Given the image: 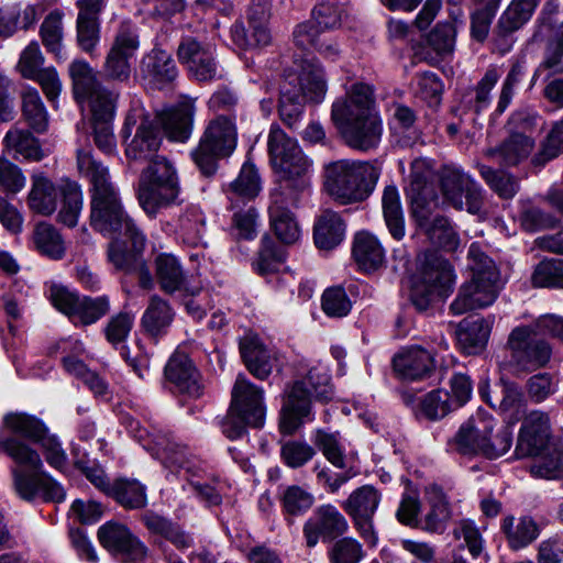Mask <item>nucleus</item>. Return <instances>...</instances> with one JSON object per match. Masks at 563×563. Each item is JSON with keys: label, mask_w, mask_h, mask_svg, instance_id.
Instances as JSON below:
<instances>
[{"label": "nucleus", "mask_w": 563, "mask_h": 563, "mask_svg": "<svg viewBox=\"0 0 563 563\" xmlns=\"http://www.w3.org/2000/svg\"><path fill=\"white\" fill-rule=\"evenodd\" d=\"M77 166L79 173L89 180L91 186V227L103 235L123 233L133 243L135 250L145 246V235L123 210L108 167L86 150L78 151Z\"/></svg>", "instance_id": "obj_1"}, {"label": "nucleus", "mask_w": 563, "mask_h": 563, "mask_svg": "<svg viewBox=\"0 0 563 563\" xmlns=\"http://www.w3.org/2000/svg\"><path fill=\"white\" fill-rule=\"evenodd\" d=\"M373 103L371 88L356 84L344 100L332 104V120L352 148L368 151L380 142L382 124Z\"/></svg>", "instance_id": "obj_2"}, {"label": "nucleus", "mask_w": 563, "mask_h": 563, "mask_svg": "<svg viewBox=\"0 0 563 563\" xmlns=\"http://www.w3.org/2000/svg\"><path fill=\"white\" fill-rule=\"evenodd\" d=\"M5 453L18 464L12 468L13 487L16 495L26 501L41 498L60 503L65 490L49 474L44 472L40 454L24 442L9 438L4 440Z\"/></svg>", "instance_id": "obj_3"}, {"label": "nucleus", "mask_w": 563, "mask_h": 563, "mask_svg": "<svg viewBox=\"0 0 563 563\" xmlns=\"http://www.w3.org/2000/svg\"><path fill=\"white\" fill-rule=\"evenodd\" d=\"M467 258L472 278L461 286L450 306L454 314H463L493 305L501 289L499 271L478 243L470 245Z\"/></svg>", "instance_id": "obj_4"}, {"label": "nucleus", "mask_w": 563, "mask_h": 563, "mask_svg": "<svg viewBox=\"0 0 563 563\" xmlns=\"http://www.w3.org/2000/svg\"><path fill=\"white\" fill-rule=\"evenodd\" d=\"M332 397L333 389L327 369L311 367L303 378L296 380L286 391L279 421L280 432L290 435L300 428L305 418L312 420V398L329 401Z\"/></svg>", "instance_id": "obj_5"}, {"label": "nucleus", "mask_w": 563, "mask_h": 563, "mask_svg": "<svg viewBox=\"0 0 563 563\" xmlns=\"http://www.w3.org/2000/svg\"><path fill=\"white\" fill-rule=\"evenodd\" d=\"M327 84L321 65L303 60L298 75H288L280 87L279 115L290 129L299 122L306 101L321 102Z\"/></svg>", "instance_id": "obj_6"}, {"label": "nucleus", "mask_w": 563, "mask_h": 563, "mask_svg": "<svg viewBox=\"0 0 563 563\" xmlns=\"http://www.w3.org/2000/svg\"><path fill=\"white\" fill-rule=\"evenodd\" d=\"M325 191L342 205L361 202L374 190L379 172L367 162L340 159L324 165Z\"/></svg>", "instance_id": "obj_7"}, {"label": "nucleus", "mask_w": 563, "mask_h": 563, "mask_svg": "<svg viewBox=\"0 0 563 563\" xmlns=\"http://www.w3.org/2000/svg\"><path fill=\"white\" fill-rule=\"evenodd\" d=\"M236 142L238 131L234 119L218 115L209 121L197 146L191 150L190 157L200 174L209 178L216 175L219 161L234 152Z\"/></svg>", "instance_id": "obj_8"}, {"label": "nucleus", "mask_w": 563, "mask_h": 563, "mask_svg": "<svg viewBox=\"0 0 563 563\" xmlns=\"http://www.w3.org/2000/svg\"><path fill=\"white\" fill-rule=\"evenodd\" d=\"M177 172L166 158L148 165L141 174L137 199L144 212L154 218L163 208L174 203L179 195Z\"/></svg>", "instance_id": "obj_9"}, {"label": "nucleus", "mask_w": 563, "mask_h": 563, "mask_svg": "<svg viewBox=\"0 0 563 563\" xmlns=\"http://www.w3.org/2000/svg\"><path fill=\"white\" fill-rule=\"evenodd\" d=\"M133 128L135 134L125 148V155L130 161L153 165L156 159L165 158L157 154L162 144L159 130L141 104L132 106L128 112L122 130L123 136H130Z\"/></svg>", "instance_id": "obj_10"}, {"label": "nucleus", "mask_w": 563, "mask_h": 563, "mask_svg": "<svg viewBox=\"0 0 563 563\" xmlns=\"http://www.w3.org/2000/svg\"><path fill=\"white\" fill-rule=\"evenodd\" d=\"M536 324L515 328L507 341L510 365L520 371L533 372L544 367L552 355V347L541 338Z\"/></svg>", "instance_id": "obj_11"}, {"label": "nucleus", "mask_w": 563, "mask_h": 563, "mask_svg": "<svg viewBox=\"0 0 563 563\" xmlns=\"http://www.w3.org/2000/svg\"><path fill=\"white\" fill-rule=\"evenodd\" d=\"M139 48L140 35L136 25L131 22H122L104 58L103 78L112 82H129L132 73L131 60Z\"/></svg>", "instance_id": "obj_12"}, {"label": "nucleus", "mask_w": 563, "mask_h": 563, "mask_svg": "<svg viewBox=\"0 0 563 563\" xmlns=\"http://www.w3.org/2000/svg\"><path fill=\"white\" fill-rule=\"evenodd\" d=\"M49 300L53 306L66 314L73 323L89 325L96 323L110 311L108 296H78L66 287L53 285L49 288Z\"/></svg>", "instance_id": "obj_13"}, {"label": "nucleus", "mask_w": 563, "mask_h": 563, "mask_svg": "<svg viewBox=\"0 0 563 563\" xmlns=\"http://www.w3.org/2000/svg\"><path fill=\"white\" fill-rule=\"evenodd\" d=\"M441 191L445 202L456 210H466L477 214L483 207L484 197L481 186L462 169L445 167L441 175Z\"/></svg>", "instance_id": "obj_14"}, {"label": "nucleus", "mask_w": 563, "mask_h": 563, "mask_svg": "<svg viewBox=\"0 0 563 563\" xmlns=\"http://www.w3.org/2000/svg\"><path fill=\"white\" fill-rule=\"evenodd\" d=\"M379 501L378 492L373 486L364 485L355 489L342 504V508L351 517L354 528L369 547H375L378 540L373 517Z\"/></svg>", "instance_id": "obj_15"}, {"label": "nucleus", "mask_w": 563, "mask_h": 563, "mask_svg": "<svg viewBox=\"0 0 563 563\" xmlns=\"http://www.w3.org/2000/svg\"><path fill=\"white\" fill-rule=\"evenodd\" d=\"M100 544L124 562L139 563L147 555V548L123 523L108 521L98 529Z\"/></svg>", "instance_id": "obj_16"}, {"label": "nucleus", "mask_w": 563, "mask_h": 563, "mask_svg": "<svg viewBox=\"0 0 563 563\" xmlns=\"http://www.w3.org/2000/svg\"><path fill=\"white\" fill-rule=\"evenodd\" d=\"M177 57L195 79L210 81L218 78L214 47L211 44L199 42L192 36L183 37Z\"/></svg>", "instance_id": "obj_17"}, {"label": "nucleus", "mask_w": 563, "mask_h": 563, "mask_svg": "<svg viewBox=\"0 0 563 563\" xmlns=\"http://www.w3.org/2000/svg\"><path fill=\"white\" fill-rule=\"evenodd\" d=\"M349 530L346 518L331 505L317 507L303 525V537L308 548H313L319 540L333 541Z\"/></svg>", "instance_id": "obj_18"}, {"label": "nucleus", "mask_w": 563, "mask_h": 563, "mask_svg": "<svg viewBox=\"0 0 563 563\" xmlns=\"http://www.w3.org/2000/svg\"><path fill=\"white\" fill-rule=\"evenodd\" d=\"M273 168L278 176V187L273 191H284L290 202H298L300 194L310 186L312 162L300 150Z\"/></svg>", "instance_id": "obj_19"}, {"label": "nucleus", "mask_w": 563, "mask_h": 563, "mask_svg": "<svg viewBox=\"0 0 563 563\" xmlns=\"http://www.w3.org/2000/svg\"><path fill=\"white\" fill-rule=\"evenodd\" d=\"M274 0H252L249 10V31L242 23H235L231 33L233 41L241 47L266 46L272 36L267 26Z\"/></svg>", "instance_id": "obj_20"}, {"label": "nucleus", "mask_w": 563, "mask_h": 563, "mask_svg": "<svg viewBox=\"0 0 563 563\" xmlns=\"http://www.w3.org/2000/svg\"><path fill=\"white\" fill-rule=\"evenodd\" d=\"M496 424L489 413L478 410L460 427L450 445L464 455H482L487 435L494 431Z\"/></svg>", "instance_id": "obj_21"}, {"label": "nucleus", "mask_w": 563, "mask_h": 563, "mask_svg": "<svg viewBox=\"0 0 563 563\" xmlns=\"http://www.w3.org/2000/svg\"><path fill=\"white\" fill-rule=\"evenodd\" d=\"M550 437L549 415L540 410L529 412L520 428L516 454L519 457L540 455L548 446Z\"/></svg>", "instance_id": "obj_22"}, {"label": "nucleus", "mask_w": 563, "mask_h": 563, "mask_svg": "<svg viewBox=\"0 0 563 563\" xmlns=\"http://www.w3.org/2000/svg\"><path fill=\"white\" fill-rule=\"evenodd\" d=\"M250 427L261 428L265 420L263 390L240 374L232 389L231 406Z\"/></svg>", "instance_id": "obj_23"}, {"label": "nucleus", "mask_w": 563, "mask_h": 563, "mask_svg": "<svg viewBox=\"0 0 563 563\" xmlns=\"http://www.w3.org/2000/svg\"><path fill=\"white\" fill-rule=\"evenodd\" d=\"M298 202H290L284 191L271 192L268 207L271 225L277 239L284 244H294L300 238V228L289 207Z\"/></svg>", "instance_id": "obj_24"}, {"label": "nucleus", "mask_w": 563, "mask_h": 563, "mask_svg": "<svg viewBox=\"0 0 563 563\" xmlns=\"http://www.w3.org/2000/svg\"><path fill=\"white\" fill-rule=\"evenodd\" d=\"M395 372L406 380L429 377L435 367L434 356L428 350L412 345L404 349L393 360Z\"/></svg>", "instance_id": "obj_25"}, {"label": "nucleus", "mask_w": 563, "mask_h": 563, "mask_svg": "<svg viewBox=\"0 0 563 563\" xmlns=\"http://www.w3.org/2000/svg\"><path fill=\"white\" fill-rule=\"evenodd\" d=\"M240 352L249 372L258 379H266L277 361L276 353L267 349L258 336L246 334L240 341Z\"/></svg>", "instance_id": "obj_26"}, {"label": "nucleus", "mask_w": 563, "mask_h": 563, "mask_svg": "<svg viewBox=\"0 0 563 563\" xmlns=\"http://www.w3.org/2000/svg\"><path fill=\"white\" fill-rule=\"evenodd\" d=\"M165 376L181 394L199 397L202 393L199 373L185 353L176 352L172 355L165 366Z\"/></svg>", "instance_id": "obj_27"}, {"label": "nucleus", "mask_w": 563, "mask_h": 563, "mask_svg": "<svg viewBox=\"0 0 563 563\" xmlns=\"http://www.w3.org/2000/svg\"><path fill=\"white\" fill-rule=\"evenodd\" d=\"M534 148V140L523 133L509 134L495 147L487 150V156L504 167H515L526 161Z\"/></svg>", "instance_id": "obj_28"}, {"label": "nucleus", "mask_w": 563, "mask_h": 563, "mask_svg": "<svg viewBox=\"0 0 563 563\" xmlns=\"http://www.w3.org/2000/svg\"><path fill=\"white\" fill-rule=\"evenodd\" d=\"M417 280L430 285L446 295L454 282L451 264L438 252L429 251L419 257Z\"/></svg>", "instance_id": "obj_29"}, {"label": "nucleus", "mask_w": 563, "mask_h": 563, "mask_svg": "<svg viewBox=\"0 0 563 563\" xmlns=\"http://www.w3.org/2000/svg\"><path fill=\"white\" fill-rule=\"evenodd\" d=\"M195 112L191 102H181L163 111L158 119L166 136L175 142H186L192 133Z\"/></svg>", "instance_id": "obj_30"}, {"label": "nucleus", "mask_w": 563, "mask_h": 563, "mask_svg": "<svg viewBox=\"0 0 563 563\" xmlns=\"http://www.w3.org/2000/svg\"><path fill=\"white\" fill-rule=\"evenodd\" d=\"M352 255L360 269L374 272L385 262V250L378 239L367 232H357L353 240Z\"/></svg>", "instance_id": "obj_31"}, {"label": "nucleus", "mask_w": 563, "mask_h": 563, "mask_svg": "<svg viewBox=\"0 0 563 563\" xmlns=\"http://www.w3.org/2000/svg\"><path fill=\"white\" fill-rule=\"evenodd\" d=\"M174 317L175 312L170 305L154 295L142 316L141 327L148 336L157 339L167 333Z\"/></svg>", "instance_id": "obj_32"}, {"label": "nucleus", "mask_w": 563, "mask_h": 563, "mask_svg": "<svg viewBox=\"0 0 563 563\" xmlns=\"http://www.w3.org/2000/svg\"><path fill=\"white\" fill-rule=\"evenodd\" d=\"M60 196V185L55 186L51 179L42 175L32 177V187L27 196V203L32 211L51 216L56 210Z\"/></svg>", "instance_id": "obj_33"}, {"label": "nucleus", "mask_w": 563, "mask_h": 563, "mask_svg": "<svg viewBox=\"0 0 563 563\" xmlns=\"http://www.w3.org/2000/svg\"><path fill=\"white\" fill-rule=\"evenodd\" d=\"M345 224L341 217L331 210H324L314 223V244L320 250H332L344 239Z\"/></svg>", "instance_id": "obj_34"}, {"label": "nucleus", "mask_w": 563, "mask_h": 563, "mask_svg": "<svg viewBox=\"0 0 563 563\" xmlns=\"http://www.w3.org/2000/svg\"><path fill=\"white\" fill-rule=\"evenodd\" d=\"M261 191V179L253 164H243L239 176L229 184L227 189L231 208H238L239 203L253 200Z\"/></svg>", "instance_id": "obj_35"}, {"label": "nucleus", "mask_w": 563, "mask_h": 563, "mask_svg": "<svg viewBox=\"0 0 563 563\" xmlns=\"http://www.w3.org/2000/svg\"><path fill=\"white\" fill-rule=\"evenodd\" d=\"M153 443L156 448V455L162 459L167 467L191 471V454L187 446L174 441L169 432L157 431L153 434Z\"/></svg>", "instance_id": "obj_36"}, {"label": "nucleus", "mask_w": 563, "mask_h": 563, "mask_svg": "<svg viewBox=\"0 0 563 563\" xmlns=\"http://www.w3.org/2000/svg\"><path fill=\"white\" fill-rule=\"evenodd\" d=\"M141 71L146 78L157 84L172 82L178 74L170 54L161 48H153L142 58Z\"/></svg>", "instance_id": "obj_37"}, {"label": "nucleus", "mask_w": 563, "mask_h": 563, "mask_svg": "<svg viewBox=\"0 0 563 563\" xmlns=\"http://www.w3.org/2000/svg\"><path fill=\"white\" fill-rule=\"evenodd\" d=\"M490 327L482 318L462 320L456 329V340L466 354H477L484 350L488 341Z\"/></svg>", "instance_id": "obj_38"}, {"label": "nucleus", "mask_w": 563, "mask_h": 563, "mask_svg": "<svg viewBox=\"0 0 563 563\" xmlns=\"http://www.w3.org/2000/svg\"><path fill=\"white\" fill-rule=\"evenodd\" d=\"M157 282L163 291L175 294L176 291H189L186 287V276L179 261L170 254H161L155 260Z\"/></svg>", "instance_id": "obj_39"}, {"label": "nucleus", "mask_w": 563, "mask_h": 563, "mask_svg": "<svg viewBox=\"0 0 563 563\" xmlns=\"http://www.w3.org/2000/svg\"><path fill=\"white\" fill-rule=\"evenodd\" d=\"M501 530L506 534L509 547L520 550L531 544L540 534L538 523L528 516L516 520L514 516H507L501 523Z\"/></svg>", "instance_id": "obj_40"}, {"label": "nucleus", "mask_w": 563, "mask_h": 563, "mask_svg": "<svg viewBox=\"0 0 563 563\" xmlns=\"http://www.w3.org/2000/svg\"><path fill=\"white\" fill-rule=\"evenodd\" d=\"M382 208L389 234L396 241L402 240L406 234L405 214L396 186L385 187L382 197Z\"/></svg>", "instance_id": "obj_41"}, {"label": "nucleus", "mask_w": 563, "mask_h": 563, "mask_svg": "<svg viewBox=\"0 0 563 563\" xmlns=\"http://www.w3.org/2000/svg\"><path fill=\"white\" fill-rule=\"evenodd\" d=\"M69 76L76 100H87L103 85L99 81L97 71L84 59H75L69 65Z\"/></svg>", "instance_id": "obj_42"}, {"label": "nucleus", "mask_w": 563, "mask_h": 563, "mask_svg": "<svg viewBox=\"0 0 563 563\" xmlns=\"http://www.w3.org/2000/svg\"><path fill=\"white\" fill-rule=\"evenodd\" d=\"M430 510L420 520L419 528L431 533H441L445 529V523L450 518V509L446 498L442 489L438 486H432L429 492Z\"/></svg>", "instance_id": "obj_43"}, {"label": "nucleus", "mask_w": 563, "mask_h": 563, "mask_svg": "<svg viewBox=\"0 0 563 563\" xmlns=\"http://www.w3.org/2000/svg\"><path fill=\"white\" fill-rule=\"evenodd\" d=\"M22 113L29 125L37 133H43L48 126V113L40 92L34 87H25L21 95Z\"/></svg>", "instance_id": "obj_44"}, {"label": "nucleus", "mask_w": 563, "mask_h": 563, "mask_svg": "<svg viewBox=\"0 0 563 563\" xmlns=\"http://www.w3.org/2000/svg\"><path fill=\"white\" fill-rule=\"evenodd\" d=\"M3 143L7 151L14 152L16 156L20 155L32 161H40L43 157L37 140L27 130L11 128L7 132Z\"/></svg>", "instance_id": "obj_45"}, {"label": "nucleus", "mask_w": 563, "mask_h": 563, "mask_svg": "<svg viewBox=\"0 0 563 563\" xmlns=\"http://www.w3.org/2000/svg\"><path fill=\"white\" fill-rule=\"evenodd\" d=\"M540 0H512L498 21L504 34L518 31L532 16Z\"/></svg>", "instance_id": "obj_46"}, {"label": "nucleus", "mask_w": 563, "mask_h": 563, "mask_svg": "<svg viewBox=\"0 0 563 563\" xmlns=\"http://www.w3.org/2000/svg\"><path fill=\"white\" fill-rule=\"evenodd\" d=\"M108 496L125 508H142L146 505L145 487L135 479H115Z\"/></svg>", "instance_id": "obj_47"}, {"label": "nucleus", "mask_w": 563, "mask_h": 563, "mask_svg": "<svg viewBox=\"0 0 563 563\" xmlns=\"http://www.w3.org/2000/svg\"><path fill=\"white\" fill-rule=\"evenodd\" d=\"M63 197L62 209L58 213V221L73 228L77 224L82 208V192L80 187L70 180L60 184Z\"/></svg>", "instance_id": "obj_48"}, {"label": "nucleus", "mask_w": 563, "mask_h": 563, "mask_svg": "<svg viewBox=\"0 0 563 563\" xmlns=\"http://www.w3.org/2000/svg\"><path fill=\"white\" fill-rule=\"evenodd\" d=\"M429 242L448 252H454L460 245V238L451 222L443 216H435L432 223L422 231Z\"/></svg>", "instance_id": "obj_49"}, {"label": "nucleus", "mask_w": 563, "mask_h": 563, "mask_svg": "<svg viewBox=\"0 0 563 563\" xmlns=\"http://www.w3.org/2000/svg\"><path fill=\"white\" fill-rule=\"evenodd\" d=\"M143 522L152 533L165 538L179 549L188 548L191 544V539L178 526L159 515L146 512L143 516Z\"/></svg>", "instance_id": "obj_50"}, {"label": "nucleus", "mask_w": 563, "mask_h": 563, "mask_svg": "<svg viewBox=\"0 0 563 563\" xmlns=\"http://www.w3.org/2000/svg\"><path fill=\"white\" fill-rule=\"evenodd\" d=\"M40 36L46 51L54 54L57 59H60L64 36L63 13L60 11H52L45 16L40 27Z\"/></svg>", "instance_id": "obj_51"}, {"label": "nucleus", "mask_w": 563, "mask_h": 563, "mask_svg": "<svg viewBox=\"0 0 563 563\" xmlns=\"http://www.w3.org/2000/svg\"><path fill=\"white\" fill-rule=\"evenodd\" d=\"M178 229L184 243L190 246L206 245L205 217L198 209H187L179 217Z\"/></svg>", "instance_id": "obj_52"}, {"label": "nucleus", "mask_w": 563, "mask_h": 563, "mask_svg": "<svg viewBox=\"0 0 563 563\" xmlns=\"http://www.w3.org/2000/svg\"><path fill=\"white\" fill-rule=\"evenodd\" d=\"M36 249L53 260H60L65 254L64 241L59 232L48 223H38L34 230Z\"/></svg>", "instance_id": "obj_53"}, {"label": "nucleus", "mask_w": 563, "mask_h": 563, "mask_svg": "<svg viewBox=\"0 0 563 563\" xmlns=\"http://www.w3.org/2000/svg\"><path fill=\"white\" fill-rule=\"evenodd\" d=\"M3 421L5 427L13 433L37 443L48 432L40 419L26 413H9L4 417Z\"/></svg>", "instance_id": "obj_54"}, {"label": "nucleus", "mask_w": 563, "mask_h": 563, "mask_svg": "<svg viewBox=\"0 0 563 563\" xmlns=\"http://www.w3.org/2000/svg\"><path fill=\"white\" fill-rule=\"evenodd\" d=\"M312 441L333 466L339 468L345 467V453L339 432H328L323 429H318L312 435Z\"/></svg>", "instance_id": "obj_55"}, {"label": "nucleus", "mask_w": 563, "mask_h": 563, "mask_svg": "<svg viewBox=\"0 0 563 563\" xmlns=\"http://www.w3.org/2000/svg\"><path fill=\"white\" fill-rule=\"evenodd\" d=\"M547 71V77L563 74V24L558 35L548 43L543 60L536 68L532 84Z\"/></svg>", "instance_id": "obj_56"}, {"label": "nucleus", "mask_w": 563, "mask_h": 563, "mask_svg": "<svg viewBox=\"0 0 563 563\" xmlns=\"http://www.w3.org/2000/svg\"><path fill=\"white\" fill-rule=\"evenodd\" d=\"M346 15V8L331 0L317 3L311 12L313 23L324 32L340 27Z\"/></svg>", "instance_id": "obj_57"}, {"label": "nucleus", "mask_w": 563, "mask_h": 563, "mask_svg": "<svg viewBox=\"0 0 563 563\" xmlns=\"http://www.w3.org/2000/svg\"><path fill=\"white\" fill-rule=\"evenodd\" d=\"M531 282L536 287L563 289V260L541 261L534 267Z\"/></svg>", "instance_id": "obj_58"}, {"label": "nucleus", "mask_w": 563, "mask_h": 563, "mask_svg": "<svg viewBox=\"0 0 563 563\" xmlns=\"http://www.w3.org/2000/svg\"><path fill=\"white\" fill-rule=\"evenodd\" d=\"M267 145L272 166L301 150L297 141L289 137L278 125L271 126Z\"/></svg>", "instance_id": "obj_59"}, {"label": "nucleus", "mask_w": 563, "mask_h": 563, "mask_svg": "<svg viewBox=\"0 0 563 563\" xmlns=\"http://www.w3.org/2000/svg\"><path fill=\"white\" fill-rule=\"evenodd\" d=\"M120 93L107 87L99 88L87 98L89 100L92 121L113 120Z\"/></svg>", "instance_id": "obj_60"}, {"label": "nucleus", "mask_w": 563, "mask_h": 563, "mask_svg": "<svg viewBox=\"0 0 563 563\" xmlns=\"http://www.w3.org/2000/svg\"><path fill=\"white\" fill-rule=\"evenodd\" d=\"M453 410L450 393L441 389L428 393L420 402V411L429 420L442 419Z\"/></svg>", "instance_id": "obj_61"}, {"label": "nucleus", "mask_w": 563, "mask_h": 563, "mask_svg": "<svg viewBox=\"0 0 563 563\" xmlns=\"http://www.w3.org/2000/svg\"><path fill=\"white\" fill-rule=\"evenodd\" d=\"M134 325V314L129 311H120L113 314L107 322L103 334L113 346L123 343Z\"/></svg>", "instance_id": "obj_62"}, {"label": "nucleus", "mask_w": 563, "mask_h": 563, "mask_svg": "<svg viewBox=\"0 0 563 563\" xmlns=\"http://www.w3.org/2000/svg\"><path fill=\"white\" fill-rule=\"evenodd\" d=\"M561 153H563V120L553 126L531 162L534 166L542 167Z\"/></svg>", "instance_id": "obj_63"}, {"label": "nucleus", "mask_w": 563, "mask_h": 563, "mask_svg": "<svg viewBox=\"0 0 563 563\" xmlns=\"http://www.w3.org/2000/svg\"><path fill=\"white\" fill-rule=\"evenodd\" d=\"M363 555L362 544L350 537L336 540L328 551L331 563H358Z\"/></svg>", "instance_id": "obj_64"}]
</instances>
